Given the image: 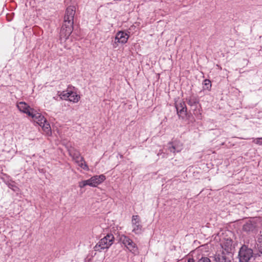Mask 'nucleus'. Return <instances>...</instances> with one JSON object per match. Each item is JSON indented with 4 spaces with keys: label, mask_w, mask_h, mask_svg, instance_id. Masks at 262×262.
Wrapping results in <instances>:
<instances>
[{
    "label": "nucleus",
    "mask_w": 262,
    "mask_h": 262,
    "mask_svg": "<svg viewBox=\"0 0 262 262\" xmlns=\"http://www.w3.org/2000/svg\"><path fill=\"white\" fill-rule=\"evenodd\" d=\"M75 13V8L70 6L67 9L64 17V23L60 31V36L67 39L73 31L74 17Z\"/></svg>",
    "instance_id": "nucleus-1"
},
{
    "label": "nucleus",
    "mask_w": 262,
    "mask_h": 262,
    "mask_svg": "<svg viewBox=\"0 0 262 262\" xmlns=\"http://www.w3.org/2000/svg\"><path fill=\"white\" fill-rule=\"evenodd\" d=\"M105 180V177L103 174L94 176L88 180L79 182L78 185L81 188H84L86 186L95 187L102 183Z\"/></svg>",
    "instance_id": "nucleus-2"
},
{
    "label": "nucleus",
    "mask_w": 262,
    "mask_h": 262,
    "mask_svg": "<svg viewBox=\"0 0 262 262\" xmlns=\"http://www.w3.org/2000/svg\"><path fill=\"white\" fill-rule=\"evenodd\" d=\"M114 241V237L113 234H107L94 247L95 251L100 252L102 250L108 249L113 244Z\"/></svg>",
    "instance_id": "nucleus-3"
},
{
    "label": "nucleus",
    "mask_w": 262,
    "mask_h": 262,
    "mask_svg": "<svg viewBox=\"0 0 262 262\" xmlns=\"http://www.w3.org/2000/svg\"><path fill=\"white\" fill-rule=\"evenodd\" d=\"M238 256L241 262H248L253 256V251L246 246H243L239 251Z\"/></svg>",
    "instance_id": "nucleus-4"
},
{
    "label": "nucleus",
    "mask_w": 262,
    "mask_h": 262,
    "mask_svg": "<svg viewBox=\"0 0 262 262\" xmlns=\"http://www.w3.org/2000/svg\"><path fill=\"white\" fill-rule=\"evenodd\" d=\"M227 244L228 245L225 248V250L226 251V253L223 252L221 254L216 255L214 257V259L216 262H230V260L227 255H229L231 250V240L227 241Z\"/></svg>",
    "instance_id": "nucleus-5"
},
{
    "label": "nucleus",
    "mask_w": 262,
    "mask_h": 262,
    "mask_svg": "<svg viewBox=\"0 0 262 262\" xmlns=\"http://www.w3.org/2000/svg\"><path fill=\"white\" fill-rule=\"evenodd\" d=\"M129 38V35L123 31H119L117 33L114 42L113 44V47L116 48L118 43H125Z\"/></svg>",
    "instance_id": "nucleus-6"
},
{
    "label": "nucleus",
    "mask_w": 262,
    "mask_h": 262,
    "mask_svg": "<svg viewBox=\"0 0 262 262\" xmlns=\"http://www.w3.org/2000/svg\"><path fill=\"white\" fill-rule=\"evenodd\" d=\"M132 231L135 234L141 233L142 226L141 224V221L138 215H133L132 220Z\"/></svg>",
    "instance_id": "nucleus-7"
},
{
    "label": "nucleus",
    "mask_w": 262,
    "mask_h": 262,
    "mask_svg": "<svg viewBox=\"0 0 262 262\" xmlns=\"http://www.w3.org/2000/svg\"><path fill=\"white\" fill-rule=\"evenodd\" d=\"M188 104L192 107L194 114L201 115V105L199 104V101L195 97H190L188 99Z\"/></svg>",
    "instance_id": "nucleus-8"
},
{
    "label": "nucleus",
    "mask_w": 262,
    "mask_h": 262,
    "mask_svg": "<svg viewBox=\"0 0 262 262\" xmlns=\"http://www.w3.org/2000/svg\"><path fill=\"white\" fill-rule=\"evenodd\" d=\"M176 108L180 117L184 118L186 116L187 108L184 102L180 101L176 102Z\"/></svg>",
    "instance_id": "nucleus-9"
},
{
    "label": "nucleus",
    "mask_w": 262,
    "mask_h": 262,
    "mask_svg": "<svg viewBox=\"0 0 262 262\" xmlns=\"http://www.w3.org/2000/svg\"><path fill=\"white\" fill-rule=\"evenodd\" d=\"M17 106L20 112L27 114L29 116L32 115V113L34 111L24 102H20L18 103Z\"/></svg>",
    "instance_id": "nucleus-10"
},
{
    "label": "nucleus",
    "mask_w": 262,
    "mask_h": 262,
    "mask_svg": "<svg viewBox=\"0 0 262 262\" xmlns=\"http://www.w3.org/2000/svg\"><path fill=\"white\" fill-rule=\"evenodd\" d=\"M32 117L33 121L37 123L39 126L43 123H45L46 118L39 113H36L34 111L32 115L30 116Z\"/></svg>",
    "instance_id": "nucleus-11"
},
{
    "label": "nucleus",
    "mask_w": 262,
    "mask_h": 262,
    "mask_svg": "<svg viewBox=\"0 0 262 262\" xmlns=\"http://www.w3.org/2000/svg\"><path fill=\"white\" fill-rule=\"evenodd\" d=\"M170 152L175 153L176 152H180L182 149V144L180 142H174L169 147Z\"/></svg>",
    "instance_id": "nucleus-12"
},
{
    "label": "nucleus",
    "mask_w": 262,
    "mask_h": 262,
    "mask_svg": "<svg viewBox=\"0 0 262 262\" xmlns=\"http://www.w3.org/2000/svg\"><path fill=\"white\" fill-rule=\"evenodd\" d=\"M69 153L71 157H72L73 160L76 162L78 160L81 159V157L80 153L74 148H71L69 149Z\"/></svg>",
    "instance_id": "nucleus-13"
},
{
    "label": "nucleus",
    "mask_w": 262,
    "mask_h": 262,
    "mask_svg": "<svg viewBox=\"0 0 262 262\" xmlns=\"http://www.w3.org/2000/svg\"><path fill=\"white\" fill-rule=\"evenodd\" d=\"M80 98V96L77 94L76 93L71 92L69 100L74 103H77L79 101Z\"/></svg>",
    "instance_id": "nucleus-14"
},
{
    "label": "nucleus",
    "mask_w": 262,
    "mask_h": 262,
    "mask_svg": "<svg viewBox=\"0 0 262 262\" xmlns=\"http://www.w3.org/2000/svg\"><path fill=\"white\" fill-rule=\"evenodd\" d=\"M126 247L128 250H129V251L133 253L138 252V247L136 244L134 243L133 241L130 242V243H129Z\"/></svg>",
    "instance_id": "nucleus-15"
},
{
    "label": "nucleus",
    "mask_w": 262,
    "mask_h": 262,
    "mask_svg": "<svg viewBox=\"0 0 262 262\" xmlns=\"http://www.w3.org/2000/svg\"><path fill=\"white\" fill-rule=\"evenodd\" d=\"M255 228V226L251 222H248L243 226V230L246 232L252 231Z\"/></svg>",
    "instance_id": "nucleus-16"
},
{
    "label": "nucleus",
    "mask_w": 262,
    "mask_h": 262,
    "mask_svg": "<svg viewBox=\"0 0 262 262\" xmlns=\"http://www.w3.org/2000/svg\"><path fill=\"white\" fill-rule=\"evenodd\" d=\"M119 240L125 247H126L127 245L132 241L130 238L124 235H121L120 236Z\"/></svg>",
    "instance_id": "nucleus-17"
},
{
    "label": "nucleus",
    "mask_w": 262,
    "mask_h": 262,
    "mask_svg": "<svg viewBox=\"0 0 262 262\" xmlns=\"http://www.w3.org/2000/svg\"><path fill=\"white\" fill-rule=\"evenodd\" d=\"M79 166H80L82 169L88 170H89V167L86 164L85 162H84L83 158L81 157V159L78 160L75 162Z\"/></svg>",
    "instance_id": "nucleus-18"
},
{
    "label": "nucleus",
    "mask_w": 262,
    "mask_h": 262,
    "mask_svg": "<svg viewBox=\"0 0 262 262\" xmlns=\"http://www.w3.org/2000/svg\"><path fill=\"white\" fill-rule=\"evenodd\" d=\"M43 130L45 132H46L47 134H49L51 133V127L49 123L47 121V120H45V123H43L41 124V125H40Z\"/></svg>",
    "instance_id": "nucleus-19"
},
{
    "label": "nucleus",
    "mask_w": 262,
    "mask_h": 262,
    "mask_svg": "<svg viewBox=\"0 0 262 262\" xmlns=\"http://www.w3.org/2000/svg\"><path fill=\"white\" fill-rule=\"evenodd\" d=\"M71 93V92L63 91L60 93V94L59 95V96L62 99L69 100Z\"/></svg>",
    "instance_id": "nucleus-20"
},
{
    "label": "nucleus",
    "mask_w": 262,
    "mask_h": 262,
    "mask_svg": "<svg viewBox=\"0 0 262 262\" xmlns=\"http://www.w3.org/2000/svg\"><path fill=\"white\" fill-rule=\"evenodd\" d=\"M257 247L259 251L262 253V235H260L257 239Z\"/></svg>",
    "instance_id": "nucleus-21"
},
{
    "label": "nucleus",
    "mask_w": 262,
    "mask_h": 262,
    "mask_svg": "<svg viewBox=\"0 0 262 262\" xmlns=\"http://www.w3.org/2000/svg\"><path fill=\"white\" fill-rule=\"evenodd\" d=\"M198 262H211V260L207 257H202L198 260Z\"/></svg>",
    "instance_id": "nucleus-22"
},
{
    "label": "nucleus",
    "mask_w": 262,
    "mask_h": 262,
    "mask_svg": "<svg viewBox=\"0 0 262 262\" xmlns=\"http://www.w3.org/2000/svg\"><path fill=\"white\" fill-rule=\"evenodd\" d=\"M253 142L257 144L262 145V138H257L253 140Z\"/></svg>",
    "instance_id": "nucleus-23"
},
{
    "label": "nucleus",
    "mask_w": 262,
    "mask_h": 262,
    "mask_svg": "<svg viewBox=\"0 0 262 262\" xmlns=\"http://www.w3.org/2000/svg\"><path fill=\"white\" fill-rule=\"evenodd\" d=\"M204 84L206 85H209L210 87L211 85L210 81L208 79H206L204 80Z\"/></svg>",
    "instance_id": "nucleus-24"
},
{
    "label": "nucleus",
    "mask_w": 262,
    "mask_h": 262,
    "mask_svg": "<svg viewBox=\"0 0 262 262\" xmlns=\"http://www.w3.org/2000/svg\"><path fill=\"white\" fill-rule=\"evenodd\" d=\"M188 262H194L193 259H189L188 260Z\"/></svg>",
    "instance_id": "nucleus-25"
}]
</instances>
